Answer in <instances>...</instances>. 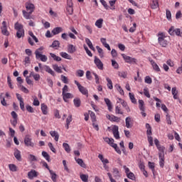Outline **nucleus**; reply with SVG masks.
Masks as SVG:
<instances>
[{
    "label": "nucleus",
    "instance_id": "bf43d9fd",
    "mask_svg": "<svg viewBox=\"0 0 182 182\" xmlns=\"http://www.w3.org/2000/svg\"><path fill=\"white\" fill-rule=\"evenodd\" d=\"M7 83L10 89H14V85H12V80H11V77H9V75L7 77Z\"/></svg>",
    "mask_w": 182,
    "mask_h": 182
},
{
    "label": "nucleus",
    "instance_id": "a18cd8bd",
    "mask_svg": "<svg viewBox=\"0 0 182 182\" xmlns=\"http://www.w3.org/2000/svg\"><path fill=\"white\" fill-rule=\"evenodd\" d=\"M63 147H64L66 152L70 153V146H69V144L63 143Z\"/></svg>",
    "mask_w": 182,
    "mask_h": 182
},
{
    "label": "nucleus",
    "instance_id": "8fccbe9b",
    "mask_svg": "<svg viewBox=\"0 0 182 182\" xmlns=\"http://www.w3.org/2000/svg\"><path fill=\"white\" fill-rule=\"evenodd\" d=\"M53 68L57 72V73H62V69L57 64L53 65Z\"/></svg>",
    "mask_w": 182,
    "mask_h": 182
},
{
    "label": "nucleus",
    "instance_id": "dca6fc26",
    "mask_svg": "<svg viewBox=\"0 0 182 182\" xmlns=\"http://www.w3.org/2000/svg\"><path fill=\"white\" fill-rule=\"evenodd\" d=\"M50 134L52 137H54L55 141H59V134L56 131H50Z\"/></svg>",
    "mask_w": 182,
    "mask_h": 182
},
{
    "label": "nucleus",
    "instance_id": "58836bf2",
    "mask_svg": "<svg viewBox=\"0 0 182 182\" xmlns=\"http://www.w3.org/2000/svg\"><path fill=\"white\" fill-rule=\"evenodd\" d=\"M73 118H72V114H69L68 117L66 119V129H69V124H70V122H72Z\"/></svg>",
    "mask_w": 182,
    "mask_h": 182
},
{
    "label": "nucleus",
    "instance_id": "f8f14e48",
    "mask_svg": "<svg viewBox=\"0 0 182 182\" xmlns=\"http://www.w3.org/2000/svg\"><path fill=\"white\" fill-rule=\"evenodd\" d=\"M36 58L37 60L40 59L41 62H46L48 60V57H46V55L39 54V53H36Z\"/></svg>",
    "mask_w": 182,
    "mask_h": 182
},
{
    "label": "nucleus",
    "instance_id": "c85d7f7f",
    "mask_svg": "<svg viewBox=\"0 0 182 182\" xmlns=\"http://www.w3.org/2000/svg\"><path fill=\"white\" fill-rule=\"evenodd\" d=\"M73 103L75 107H80V105H82V101H80V98H75L73 100Z\"/></svg>",
    "mask_w": 182,
    "mask_h": 182
},
{
    "label": "nucleus",
    "instance_id": "9b49d317",
    "mask_svg": "<svg viewBox=\"0 0 182 182\" xmlns=\"http://www.w3.org/2000/svg\"><path fill=\"white\" fill-rule=\"evenodd\" d=\"M14 156V157H16V160H18V161H22V156H21V151H19L18 149H15Z\"/></svg>",
    "mask_w": 182,
    "mask_h": 182
},
{
    "label": "nucleus",
    "instance_id": "7c9ffc66",
    "mask_svg": "<svg viewBox=\"0 0 182 182\" xmlns=\"http://www.w3.org/2000/svg\"><path fill=\"white\" fill-rule=\"evenodd\" d=\"M42 156L43 157H44V159H46V161H48V163H50V156L49 155V154H48V152L43 151H42Z\"/></svg>",
    "mask_w": 182,
    "mask_h": 182
},
{
    "label": "nucleus",
    "instance_id": "c9c22d12",
    "mask_svg": "<svg viewBox=\"0 0 182 182\" xmlns=\"http://www.w3.org/2000/svg\"><path fill=\"white\" fill-rule=\"evenodd\" d=\"M50 56H51L53 59L56 62H60V60H62V58L60 57L55 55L53 53H50Z\"/></svg>",
    "mask_w": 182,
    "mask_h": 182
},
{
    "label": "nucleus",
    "instance_id": "aec40b11",
    "mask_svg": "<svg viewBox=\"0 0 182 182\" xmlns=\"http://www.w3.org/2000/svg\"><path fill=\"white\" fill-rule=\"evenodd\" d=\"M45 70L46 72H47V73H49L50 75H51L52 76H55V71L52 70V68H50V67L48 66V65H45Z\"/></svg>",
    "mask_w": 182,
    "mask_h": 182
},
{
    "label": "nucleus",
    "instance_id": "7ed1b4c3",
    "mask_svg": "<svg viewBox=\"0 0 182 182\" xmlns=\"http://www.w3.org/2000/svg\"><path fill=\"white\" fill-rule=\"evenodd\" d=\"M168 33L171 36H174V35H176V36L182 37V32L180 30V28H174V26H171L168 30Z\"/></svg>",
    "mask_w": 182,
    "mask_h": 182
},
{
    "label": "nucleus",
    "instance_id": "de8ad7c7",
    "mask_svg": "<svg viewBox=\"0 0 182 182\" xmlns=\"http://www.w3.org/2000/svg\"><path fill=\"white\" fill-rule=\"evenodd\" d=\"M89 114H90V117L92 123H95V122H96V114H95V112L92 111H89Z\"/></svg>",
    "mask_w": 182,
    "mask_h": 182
},
{
    "label": "nucleus",
    "instance_id": "f704fd0d",
    "mask_svg": "<svg viewBox=\"0 0 182 182\" xmlns=\"http://www.w3.org/2000/svg\"><path fill=\"white\" fill-rule=\"evenodd\" d=\"M80 177L82 181L89 182V175L80 174Z\"/></svg>",
    "mask_w": 182,
    "mask_h": 182
},
{
    "label": "nucleus",
    "instance_id": "4c0bfd02",
    "mask_svg": "<svg viewBox=\"0 0 182 182\" xmlns=\"http://www.w3.org/2000/svg\"><path fill=\"white\" fill-rule=\"evenodd\" d=\"M104 140L106 143L109 144V146H112V144L114 143V139H113V138L106 137V138H104Z\"/></svg>",
    "mask_w": 182,
    "mask_h": 182
},
{
    "label": "nucleus",
    "instance_id": "864d4df0",
    "mask_svg": "<svg viewBox=\"0 0 182 182\" xmlns=\"http://www.w3.org/2000/svg\"><path fill=\"white\" fill-rule=\"evenodd\" d=\"M28 160L29 161H38V158H36L33 154H29Z\"/></svg>",
    "mask_w": 182,
    "mask_h": 182
},
{
    "label": "nucleus",
    "instance_id": "e2e57ef3",
    "mask_svg": "<svg viewBox=\"0 0 182 182\" xmlns=\"http://www.w3.org/2000/svg\"><path fill=\"white\" fill-rule=\"evenodd\" d=\"M76 73L77 76H79V77H82L83 75H85V71H83L82 70H77Z\"/></svg>",
    "mask_w": 182,
    "mask_h": 182
},
{
    "label": "nucleus",
    "instance_id": "6ab92c4d",
    "mask_svg": "<svg viewBox=\"0 0 182 182\" xmlns=\"http://www.w3.org/2000/svg\"><path fill=\"white\" fill-rule=\"evenodd\" d=\"M104 100L108 107V110L109 112H112V110L113 109V106L112 105V102H110V100H109V98H105Z\"/></svg>",
    "mask_w": 182,
    "mask_h": 182
},
{
    "label": "nucleus",
    "instance_id": "774afa93",
    "mask_svg": "<svg viewBox=\"0 0 182 182\" xmlns=\"http://www.w3.org/2000/svg\"><path fill=\"white\" fill-rule=\"evenodd\" d=\"M166 19H168V21L171 19V11H170V10L168 9H166Z\"/></svg>",
    "mask_w": 182,
    "mask_h": 182
},
{
    "label": "nucleus",
    "instance_id": "f257e3e1",
    "mask_svg": "<svg viewBox=\"0 0 182 182\" xmlns=\"http://www.w3.org/2000/svg\"><path fill=\"white\" fill-rule=\"evenodd\" d=\"M14 28L16 32V37L18 39H21V38H23L25 36V30L23 29V25L19 23L18 22H16L14 24Z\"/></svg>",
    "mask_w": 182,
    "mask_h": 182
},
{
    "label": "nucleus",
    "instance_id": "9d476101",
    "mask_svg": "<svg viewBox=\"0 0 182 182\" xmlns=\"http://www.w3.org/2000/svg\"><path fill=\"white\" fill-rule=\"evenodd\" d=\"M106 117L107 119H108V120H110V122H116L117 123H119V122H120V118L114 115L107 114Z\"/></svg>",
    "mask_w": 182,
    "mask_h": 182
},
{
    "label": "nucleus",
    "instance_id": "72a5a7b5",
    "mask_svg": "<svg viewBox=\"0 0 182 182\" xmlns=\"http://www.w3.org/2000/svg\"><path fill=\"white\" fill-rule=\"evenodd\" d=\"M41 110L43 114H48V106L45 104H41Z\"/></svg>",
    "mask_w": 182,
    "mask_h": 182
},
{
    "label": "nucleus",
    "instance_id": "603ef678",
    "mask_svg": "<svg viewBox=\"0 0 182 182\" xmlns=\"http://www.w3.org/2000/svg\"><path fill=\"white\" fill-rule=\"evenodd\" d=\"M83 48H84L85 50L86 51L87 55H88V56L92 58V56H93V54L92 53L91 51L89 50V48H87V46H86V45L84 44Z\"/></svg>",
    "mask_w": 182,
    "mask_h": 182
},
{
    "label": "nucleus",
    "instance_id": "4468645a",
    "mask_svg": "<svg viewBox=\"0 0 182 182\" xmlns=\"http://www.w3.org/2000/svg\"><path fill=\"white\" fill-rule=\"evenodd\" d=\"M159 166L163 168L164 167V155L163 154H159Z\"/></svg>",
    "mask_w": 182,
    "mask_h": 182
},
{
    "label": "nucleus",
    "instance_id": "2f4dec72",
    "mask_svg": "<svg viewBox=\"0 0 182 182\" xmlns=\"http://www.w3.org/2000/svg\"><path fill=\"white\" fill-rule=\"evenodd\" d=\"M95 26H97L99 28V29L102 28V26H103V19L100 18V19L97 20V21L95 22Z\"/></svg>",
    "mask_w": 182,
    "mask_h": 182
},
{
    "label": "nucleus",
    "instance_id": "cd10ccee",
    "mask_svg": "<svg viewBox=\"0 0 182 182\" xmlns=\"http://www.w3.org/2000/svg\"><path fill=\"white\" fill-rule=\"evenodd\" d=\"M50 176H51V180L53 182H56V178H58V175L56 174V173H55L53 171L50 170L49 171Z\"/></svg>",
    "mask_w": 182,
    "mask_h": 182
},
{
    "label": "nucleus",
    "instance_id": "bb28decb",
    "mask_svg": "<svg viewBox=\"0 0 182 182\" xmlns=\"http://www.w3.org/2000/svg\"><path fill=\"white\" fill-rule=\"evenodd\" d=\"M151 9H157L159 8V1L158 0H152V3L151 4Z\"/></svg>",
    "mask_w": 182,
    "mask_h": 182
},
{
    "label": "nucleus",
    "instance_id": "393cba45",
    "mask_svg": "<svg viewBox=\"0 0 182 182\" xmlns=\"http://www.w3.org/2000/svg\"><path fill=\"white\" fill-rule=\"evenodd\" d=\"M60 56L63 57L64 59H68V60H72V56L68 54V53L61 52L60 53Z\"/></svg>",
    "mask_w": 182,
    "mask_h": 182
},
{
    "label": "nucleus",
    "instance_id": "39448f33",
    "mask_svg": "<svg viewBox=\"0 0 182 182\" xmlns=\"http://www.w3.org/2000/svg\"><path fill=\"white\" fill-rule=\"evenodd\" d=\"M123 59L127 63H137V59L126 55V54H122Z\"/></svg>",
    "mask_w": 182,
    "mask_h": 182
},
{
    "label": "nucleus",
    "instance_id": "4d7b16f0",
    "mask_svg": "<svg viewBox=\"0 0 182 182\" xmlns=\"http://www.w3.org/2000/svg\"><path fill=\"white\" fill-rule=\"evenodd\" d=\"M96 49H97L98 53L100 54V58H103V56H104V55H103V49L100 48L99 46H96Z\"/></svg>",
    "mask_w": 182,
    "mask_h": 182
},
{
    "label": "nucleus",
    "instance_id": "680f3d73",
    "mask_svg": "<svg viewBox=\"0 0 182 182\" xmlns=\"http://www.w3.org/2000/svg\"><path fill=\"white\" fill-rule=\"evenodd\" d=\"M152 80L151 77H150V76H146L145 77V83H147L148 85H151L152 83Z\"/></svg>",
    "mask_w": 182,
    "mask_h": 182
},
{
    "label": "nucleus",
    "instance_id": "2eb2a0df",
    "mask_svg": "<svg viewBox=\"0 0 182 182\" xmlns=\"http://www.w3.org/2000/svg\"><path fill=\"white\" fill-rule=\"evenodd\" d=\"M149 62L152 65L153 69L156 70V72H160V68L159 67V65L154 62V60L149 59Z\"/></svg>",
    "mask_w": 182,
    "mask_h": 182
},
{
    "label": "nucleus",
    "instance_id": "20e7f679",
    "mask_svg": "<svg viewBox=\"0 0 182 182\" xmlns=\"http://www.w3.org/2000/svg\"><path fill=\"white\" fill-rule=\"evenodd\" d=\"M24 144L27 147H35V143L32 142V138L29 135H26L24 138Z\"/></svg>",
    "mask_w": 182,
    "mask_h": 182
},
{
    "label": "nucleus",
    "instance_id": "6e6d98bb",
    "mask_svg": "<svg viewBox=\"0 0 182 182\" xmlns=\"http://www.w3.org/2000/svg\"><path fill=\"white\" fill-rule=\"evenodd\" d=\"M1 33L4 36H9V31H8V28H1Z\"/></svg>",
    "mask_w": 182,
    "mask_h": 182
},
{
    "label": "nucleus",
    "instance_id": "a211bd4d",
    "mask_svg": "<svg viewBox=\"0 0 182 182\" xmlns=\"http://www.w3.org/2000/svg\"><path fill=\"white\" fill-rule=\"evenodd\" d=\"M68 53H75V52H76V46L73 44H69L68 46Z\"/></svg>",
    "mask_w": 182,
    "mask_h": 182
},
{
    "label": "nucleus",
    "instance_id": "f3484780",
    "mask_svg": "<svg viewBox=\"0 0 182 182\" xmlns=\"http://www.w3.org/2000/svg\"><path fill=\"white\" fill-rule=\"evenodd\" d=\"M75 160L76 163L80 166V167H82V168H86V164L83 161V159L75 158Z\"/></svg>",
    "mask_w": 182,
    "mask_h": 182
},
{
    "label": "nucleus",
    "instance_id": "0e129e2a",
    "mask_svg": "<svg viewBox=\"0 0 182 182\" xmlns=\"http://www.w3.org/2000/svg\"><path fill=\"white\" fill-rule=\"evenodd\" d=\"M112 65L114 69H119V63L114 60H112Z\"/></svg>",
    "mask_w": 182,
    "mask_h": 182
},
{
    "label": "nucleus",
    "instance_id": "5fc2aeb1",
    "mask_svg": "<svg viewBox=\"0 0 182 182\" xmlns=\"http://www.w3.org/2000/svg\"><path fill=\"white\" fill-rule=\"evenodd\" d=\"M139 167L141 171H144V170H146V166H144V162H142L141 161H140L139 163Z\"/></svg>",
    "mask_w": 182,
    "mask_h": 182
},
{
    "label": "nucleus",
    "instance_id": "09e8293b",
    "mask_svg": "<svg viewBox=\"0 0 182 182\" xmlns=\"http://www.w3.org/2000/svg\"><path fill=\"white\" fill-rule=\"evenodd\" d=\"M9 167L11 171H18V167H16V165L15 164H9Z\"/></svg>",
    "mask_w": 182,
    "mask_h": 182
},
{
    "label": "nucleus",
    "instance_id": "052dcab7",
    "mask_svg": "<svg viewBox=\"0 0 182 182\" xmlns=\"http://www.w3.org/2000/svg\"><path fill=\"white\" fill-rule=\"evenodd\" d=\"M148 166H149V167L151 169V171H152V173H153V174H154V162H149L148 163Z\"/></svg>",
    "mask_w": 182,
    "mask_h": 182
},
{
    "label": "nucleus",
    "instance_id": "1a4fd4ad",
    "mask_svg": "<svg viewBox=\"0 0 182 182\" xmlns=\"http://www.w3.org/2000/svg\"><path fill=\"white\" fill-rule=\"evenodd\" d=\"M26 9L27 11H29V12L33 14V11H35V5L32 3L26 2Z\"/></svg>",
    "mask_w": 182,
    "mask_h": 182
},
{
    "label": "nucleus",
    "instance_id": "ea45409f",
    "mask_svg": "<svg viewBox=\"0 0 182 182\" xmlns=\"http://www.w3.org/2000/svg\"><path fill=\"white\" fill-rule=\"evenodd\" d=\"M139 109L141 112H144L145 108H144V101L142 100H139Z\"/></svg>",
    "mask_w": 182,
    "mask_h": 182
},
{
    "label": "nucleus",
    "instance_id": "f03ea898",
    "mask_svg": "<svg viewBox=\"0 0 182 182\" xmlns=\"http://www.w3.org/2000/svg\"><path fill=\"white\" fill-rule=\"evenodd\" d=\"M158 41L161 46L166 48L168 45V41L166 40V36L163 33H158Z\"/></svg>",
    "mask_w": 182,
    "mask_h": 182
},
{
    "label": "nucleus",
    "instance_id": "338daca9",
    "mask_svg": "<svg viewBox=\"0 0 182 182\" xmlns=\"http://www.w3.org/2000/svg\"><path fill=\"white\" fill-rule=\"evenodd\" d=\"M26 109L27 111L29 112V113H33L35 111L33 110V107H32L31 105H26Z\"/></svg>",
    "mask_w": 182,
    "mask_h": 182
},
{
    "label": "nucleus",
    "instance_id": "a878e982",
    "mask_svg": "<svg viewBox=\"0 0 182 182\" xmlns=\"http://www.w3.org/2000/svg\"><path fill=\"white\" fill-rule=\"evenodd\" d=\"M23 15L26 19H32V16H31L32 13H31V11L27 12L26 11L23 10Z\"/></svg>",
    "mask_w": 182,
    "mask_h": 182
},
{
    "label": "nucleus",
    "instance_id": "473e14b6",
    "mask_svg": "<svg viewBox=\"0 0 182 182\" xmlns=\"http://www.w3.org/2000/svg\"><path fill=\"white\" fill-rule=\"evenodd\" d=\"M106 80L107 82V86L108 89L112 90V89H113V82H112V80H110V78H109V77H107Z\"/></svg>",
    "mask_w": 182,
    "mask_h": 182
},
{
    "label": "nucleus",
    "instance_id": "b1692460",
    "mask_svg": "<svg viewBox=\"0 0 182 182\" xmlns=\"http://www.w3.org/2000/svg\"><path fill=\"white\" fill-rule=\"evenodd\" d=\"M112 173L114 177H115L117 179L120 178V172L119 171V169H117V168H114Z\"/></svg>",
    "mask_w": 182,
    "mask_h": 182
},
{
    "label": "nucleus",
    "instance_id": "e433bc0d",
    "mask_svg": "<svg viewBox=\"0 0 182 182\" xmlns=\"http://www.w3.org/2000/svg\"><path fill=\"white\" fill-rule=\"evenodd\" d=\"M171 92L173 96V99L175 100L178 99V97H177V93H178V91H177V88L176 87L172 88Z\"/></svg>",
    "mask_w": 182,
    "mask_h": 182
},
{
    "label": "nucleus",
    "instance_id": "4be33fe9",
    "mask_svg": "<svg viewBox=\"0 0 182 182\" xmlns=\"http://www.w3.org/2000/svg\"><path fill=\"white\" fill-rule=\"evenodd\" d=\"M62 95H63V100L65 102H68V100L66 99H72V97H73L72 94H70L69 92H64V93H62Z\"/></svg>",
    "mask_w": 182,
    "mask_h": 182
},
{
    "label": "nucleus",
    "instance_id": "412c9836",
    "mask_svg": "<svg viewBox=\"0 0 182 182\" xmlns=\"http://www.w3.org/2000/svg\"><path fill=\"white\" fill-rule=\"evenodd\" d=\"M78 90L80 92V93H82V95H85V96H87V95H89L87 89H86L85 87L82 85L78 88Z\"/></svg>",
    "mask_w": 182,
    "mask_h": 182
},
{
    "label": "nucleus",
    "instance_id": "c756f323",
    "mask_svg": "<svg viewBox=\"0 0 182 182\" xmlns=\"http://www.w3.org/2000/svg\"><path fill=\"white\" fill-rule=\"evenodd\" d=\"M85 42L90 48V49H91V50H95V47H93V44L92 43V41H90V39L85 38Z\"/></svg>",
    "mask_w": 182,
    "mask_h": 182
},
{
    "label": "nucleus",
    "instance_id": "0eeeda50",
    "mask_svg": "<svg viewBox=\"0 0 182 182\" xmlns=\"http://www.w3.org/2000/svg\"><path fill=\"white\" fill-rule=\"evenodd\" d=\"M112 133L114 135V137L119 140L120 139V134H119V127L117 125H114L112 127Z\"/></svg>",
    "mask_w": 182,
    "mask_h": 182
},
{
    "label": "nucleus",
    "instance_id": "49530a36",
    "mask_svg": "<svg viewBox=\"0 0 182 182\" xmlns=\"http://www.w3.org/2000/svg\"><path fill=\"white\" fill-rule=\"evenodd\" d=\"M127 176L130 179L133 180L134 181H136V176H134V173L132 172H129V173L127 174Z\"/></svg>",
    "mask_w": 182,
    "mask_h": 182
},
{
    "label": "nucleus",
    "instance_id": "79ce46f5",
    "mask_svg": "<svg viewBox=\"0 0 182 182\" xmlns=\"http://www.w3.org/2000/svg\"><path fill=\"white\" fill-rule=\"evenodd\" d=\"M60 46V43H59V41H54L51 44V46H50V48H59Z\"/></svg>",
    "mask_w": 182,
    "mask_h": 182
},
{
    "label": "nucleus",
    "instance_id": "c03bdc74",
    "mask_svg": "<svg viewBox=\"0 0 182 182\" xmlns=\"http://www.w3.org/2000/svg\"><path fill=\"white\" fill-rule=\"evenodd\" d=\"M116 89L118 90V92L120 93V95H124V91L119 84H116L115 85Z\"/></svg>",
    "mask_w": 182,
    "mask_h": 182
},
{
    "label": "nucleus",
    "instance_id": "a19ab883",
    "mask_svg": "<svg viewBox=\"0 0 182 182\" xmlns=\"http://www.w3.org/2000/svg\"><path fill=\"white\" fill-rule=\"evenodd\" d=\"M131 122H132V117H128L126 118L125 123H126V127H127V129H130V127H132V126H130Z\"/></svg>",
    "mask_w": 182,
    "mask_h": 182
},
{
    "label": "nucleus",
    "instance_id": "3c124183",
    "mask_svg": "<svg viewBox=\"0 0 182 182\" xmlns=\"http://www.w3.org/2000/svg\"><path fill=\"white\" fill-rule=\"evenodd\" d=\"M159 150V154H163L164 156V151L166 150V147L164 146H161V145H160L158 148Z\"/></svg>",
    "mask_w": 182,
    "mask_h": 182
},
{
    "label": "nucleus",
    "instance_id": "ddd939ff",
    "mask_svg": "<svg viewBox=\"0 0 182 182\" xmlns=\"http://www.w3.org/2000/svg\"><path fill=\"white\" fill-rule=\"evenodd\" d=\"M38 176V172L33 169L28 173V177L30 180H33V177H36Z\"/></svg>",
    "mask_w": 182,
    "mask_h": 182
},
{
    "label": "nucleus",
    "instance_id": "423d86ee",
    "mask_svg": "<svg viewBox=\"0 0 182 182\" xmlns=\"http://www.w3.org/2000/svg\"><path fill=\"white\" fill-rule=\"evenodd\" d=\"M146 134H147L148 142L149 144V147L154 146V144L153 143V136H151V134H152L151 129H147Z\"/></svg>",
    "mask_w": 182,
    "mask_h": 182
},
{
    "label": "nucleus",
    "instance_id": "37998d69",
    "mask_svg": "<svg viewBox=\"0 0 182 182\" xmlns=\"http://www.w3.org/2000/svg\"><path fill=\"white\" fill-rule=\"evenodd\" d=\"M129 99L132 101V103H134V105H136V103H137V101L136 100V98L134 97V95L132 92H129Z\"/></svg>",
    "mask_w": 182,
    "mask_h": 182
},
{
    "label": "nucleus",
    "instance_id": "6e6552de",
    "mask_svg": "<svg viewBox=\"0 0 182 182\" xmlns=\"http://www.w3.org/2000/svg\"><path fill=\"white\" fill-rule=\"evenodd\" d=\"M94 63H95L97 68L100 69V70H103V63H102V60H100V59L95 56Z\"/></svg>",
    "mask_w": 182,
    "mask_h": 182
},
{
    "label": "nucleus",
    "instance_id": "5701e85b",
    "mask_svg": "<svg viewBox=\"0 0 182 182\" xmlns=\"http://www.w3.org/2000/svg\"><path fill=\"white\" fill-rule=\"evenodd\" d=\"M63 31V29L61 27H56L53 28L51 32L53 35H58V33H60Z\"/></svg>",
    "mask_w": 182,
    "mask_h": 182
},
{
    "label": "nucleus",
    "instance_id": "69168bd1",
    "mask_svg": "<svg viewBox=\"0 0 182 182\" xmlns=\"http://www.w3.org/2000/svg\"><path fill=\"white\" fill-rule=\"evenodd\" d=\"M10 123L13 127H16V124H18V119H11Z\"/></svg>",
    "mask_w": 182,
    "mask_h": 182
},
{
    "label": "nucleus",
    "instance_id": "13d9d810",
    "mask_svg": "<svg viewBox=\"0 0 182 182\" xmlns=\"http://www.w3.org/2000/svg\"><path fill=\"white\" fill-rule=\"evenodd\" d=\"M118 75L119 76V77H123L124 79H126V77H127V73H126V72L124 71H119L118 72Z\"/></svg>",
    "mask_w": 182,
    "mask_h": 182
}]
</instances>
